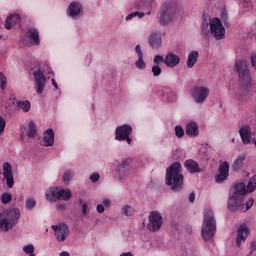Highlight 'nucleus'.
Segmentation results:
<instances>
[{
  "label": "nucleus",
  "mask_w": 256,
  "mask_h": 256,
  "mask_svg": "<svg viewBox=\"0 0 256 256\" xmlns=\"http://www.w3.org/2000/svg\"><path fill=\"white\" fill-rule=\"evenodd\" d=\"M83 3L80 1H72L66 9V15L70 19L77 21L83 17Z\"/></svg>",
  "instance_id": "10"
},
{
  "label": "nucleus",
  "mask_w": 256,
  "mask_h": 256,
  "mask_svg": "<svg viewBox=\"0 0 256 256\" xmlns=\"http://www.w3.org/2000/svg\"><path fill=\"white\" fill-rule=\"evenodd\" d=\"M216 232L217 222L215 221V215L213 214V210L207 209L204 213V222L201 230L204 241H210V239H213Z\"/></svg>",
  "instance_id": "6"
},
{
  "label": "nucleus",
  "mask_w": 256,
  "mask_h": 256,
  "mask_svg": "<svg viewBox=\"0 0 256 256\" xmlns=\"http://www.w3.org/2000/svg\"><path fill=\"white\" fill-rule=\"evenodd\" d=\"M56 209H58V211H63V209H65V205L64 204H57Z\"/></svg>",
  "instance_id": "57"
},
{
  "label": "nucleus",
  "mask_w": 256,
  "mask_h": 256,
  "mask_svg": "<svg viewBox=\"0 0 256 256\" xmlns=\"http://www.w3.org/2000/svg\"><path fill=\"white\" fill-rule=\"evenodd\" d=\"M250 61H251V66L253 67V69H256V53H253L250 56Z\"/></svg>",
  "instance_id": "50"
},
{
  "label": "nucleus",
  "mask_w": 256,
  "mask_h": 256,
  "mask_svg": "<svg viewBox=\"0 0 256 256\" xmlns=\"http://www.w3.org/2000/svg\"><path fill=\"white\" fill-rule=\"evenodd\" d=\"M221 18L223 19V21H225L227 19V12L223 11L221 13Z\"/></svg>",
  "instance_id": "58"
},
{
  "label": "nucleus",
  "mask_w": 256,
  "mask_h": 256,
  "mask_svg": "<svg viewBox=\"0 0 256 256\" xmlns=\"http://www.w3.org/2000/svg\"><path fill=\"white\" fill-rule=\"evenodd\" d=\"M18 109H21L24 113H29L31 110V102L29 101H17Z\"/></svg>",
  "instance_id": "33"
},
{
  "label": "nucleus",
  "mask_w": 256,
  "mask_h": 256,
  "mask_svg": "<svg viewBox=\"0 0 256 256\" xmlns=\"http://www.w3.org/2000/svg\"><path fill=\"white\" fill-rule=\"evenodd\" d=\"M157 7L156 0H136L133 4V8L137 11H146V15H151V9Z\"/></svg>",
  "instance_id": "13"
},
{
  "label": "nucleus",
  "mask_w": 256,
  "mask_h": 256,
  "mask_svg": "<svg viewBox=\"0 0 256 256\" xmlns=\"http://www.w3.org/2000/svg\"><path fill=\"white\" fill-rule=\"evenodd\" d=\"M3 177L6 181V185L8 189H13V185H15V178L13 177V167L9 162H5L3 164Z\"/></svg>",
  "instance_id": "15"
},
{
  "label": "nucleus",
  "mask_w": 256,
  "mask_h": 256,
  "mask_svg": "<svg viewBox=\"0 0 256 256\" xmlns=\"http://www.w3.org/2000/svg\"><path fill=\"white\" fill-rule=\"evenodd\" d=\"M256 189V176H253L249 179L247 188H246V195L247 193H253Z\"/></svg>",
  "instance_id": "35"
},
{
  "label": "nucleus",
  "mask_w": 256,
  "mask_h": 256,
  "mask_svg": "<svg viewBox=\"0 0 256 256\" xmlns=\"http://www.w3.org/2000/svg\"><path fill=\"white\" fill-rule=\"evenodd\" d=\"M5 118H3V116H0V135H3V133L5 132Z\"/></svg>",
  "instance_id": "46"
},
{
  "label": "nucleus",
  "mask_w": 256,
  "mask_h": 256,
  "mask_svg": "<svg viewBox=\"0 0 256 256\" xmlns=\"http://www.w3.org/2000/svg\"><path fill=\"white\" fill-rule=\"evenodd\" d=\"M245 159H247V154H240L239 156H237L232 164L233 171H239L243 169V163H245Z\"/></svg>",
  "instance_id": "29"
},
{
  "label": "nucleus",
  "mask_w": 256,
  "mask_h": 256,
  "mask_svg": "<svg viewBox=\"0 0 256 256\" xmlns=\"http://www.w3.org/2000/svg\"><path fill=\"white\" fill-rule=\"evenodd\" d=\"M249 233H251V231L249 230V227L246 226V224H241L238 227L237 234H236L237 247H241V243H245V241H247V238L249 237Z\"/></svg>",
  "instance_id": "16"
},
{
  "label": "nucleus",
  "mask_w": 256,
  "mask_h": 256,
  "mask_svg": "<svg viewBox=\"0 0 256 256\" xmlns=\"http://www.w3.org/2000/svg\"><path fill=\"white\" fill-rule=\"evenodd\" d=\"M181 63V57L173 52H168L164 58V65L169 69L177 67Z\"/></svg>",
  "instance_id": "18"
},
{
  "label": "nucleus",
  "mask_w": 256,
  "mask_h": 256,
  "mask_svg": "<svg viewBox=\"0 0 256 256\" xmlns=\"http://www.w3.org/2000/svg\"><path fill=\"white\" fill-rule=\"evenodd\" d=\"M210 93L209 87L196 85L192 88L191 97L196 105H203L209 99Z\"/></svg>",
  "instance_id": "7"
},
{
  "label": "nucleus",
  "mask_w": 256,
  "mask_h": 256,
  "mask_svg": "<svg viewBox=\"0 0 256 256\" xmlns=\"http://www.w3.org/2000/svg\"><path fill=\"white\" fill-rule=\"evenodd\" d=\"M100 177L101 176H99V173H92L91 175H90V181L92 182V183H97V181H99V179H100Z\"/></svg>",
  "instance_id": "48"
},
{
  "label": "nucleus",
  "mask_w": 256,
  "mask_h": 256,
  "mask_svg": "<svg viewBox=\"0 0 256 256\" xmlns=\"http://www.w3.org/2000/svg\"><path fill=\"white\" fill-rule=\"evenodd\" d=\"M229 162L225 161L219 165L218 174L215 177L216 183H223L229 177Z\"/></svg>",
  "instance_id": "17"
},
{
  "label": "nucleus",
  "mask_w": 256,
  "mask_h": 256,
  "mask_svg": "<svg viewBox=\"0 0 256 256\" xmlns=\"http://www.w3.org/2000/svg\"><path fill=\"white\" fill-rule=\"evenodd\" d=\"M60 256H70V254L67 251H63L60 253Z\"/></svg>",
  "instance_id": "60"
},
{
  "label": "nucleus",
  "mask_w": 256,
  "mask_h": 256,
  "mask_svg": "<svg viewBox=\"0 0 256 256\" xmlns=\"http://www.w3.org/2000/svg\"><path fill=\"white\" fill-rule=\"evenodd\" d=\"M129 169V160H123L117 168V173H118V179L120 181H125V177H127Z\"/></svg>",
  "instance_id": "22"
},
{
  "label": "nucleus",
  "mask_w": 256,
  "mask_h": 256,
  "mask_svg": "<svg viewBox=\"0 0 256 256\" xmlns=\"http://www.w3.org/2000/svg\"><path fill=\"white\" fill-rule=\"evenodd\" d=\"M11 199H13V195H11L10 193H3L1 195V203H3V205H7V203H11Z\"/></svg>",
  "instance_id": "40"
},
{
  "label": "nucleus",
  "mask_w": 256,
  "mask_h": 256,
  "mask_svg": "<svg viewBox=\"0 0 256 256\" xmlns=\"http://www.w3.org/2000/svg\"><path fill=\"white\" fill-rule=\"evenodd\" d=\"M52 85L54 89H59V85L57 84V81H55L53 78L51 79Z\"/></svg>",
  "instance_id": "56"
},
{
  "label": "nucleus",
  "mask_w": 256,
  "mask_h": 256,
  "mask_svg": "<svg viewBox=\"0 0 256 256\" xmlns=\"http://www.w3.org/2000/svg\"><path fill=\"white\" fill-rule=\"evenodd\" d=\"M234 69L238 73V77L242 83H251V72H249L247 60L241 59L236 61Z\"/></svg>",
  "instance_id": "8"
},
{
  "label": "nucleus",
  "mask_w": 256,
  "mask_h": 256,
  "mask_svg": "<svg viewBox=\"0 0 256 256\" xmlns=\"http://www.w3.org/2000/svg\"><path fill=\"white\" fill-rule=\"evenodd\" d=\"M52 229L55 232V237L59 243H63L67 237H69V226L67 224L52 225Z\"/></svg>",
  "instance_id": "14"
},
{
  "label": "nucleus",
  "mask_w": 256,
  "mask_h": 256,
  "mask_svg": "<svg viewBox=\"0 0 256 256\" xmlns=\"http://www.w3.org/2000/svg\"><path fill=\"white\" fill-rule=\"evenodd\" d=\"M197 59H199V52L192 50L188 54V59H187L188 69H193V67H195V63H197Z\"/></svg>",
  "instance_id": "30"
},
{
  "label": "nucleus",
  "mask_w": 256,
  "mask_h": 256,
  "mask_svg": "<svg viewBox=\"0 0 256 256\" xmlns=\"http://www.w3.org/2000/svg\"><path fill=\"white\" fill-rule=\"evenodd\" d=\"M134 17H138L139 19H143L145 17V13L143 12H132L126 16V21H131Z\"/></svg>",
  "instance_id": "39"
},
{
  "label": "nucleus",
  "mask_w": 256,
  "mask_h": 256,
  "mask_svg": "<svg viewBox=\"0 0 256 256\" xmlns=\"http://www.w3.org/2000/svg\"><path fill=\"white\" fill-rule=\"evenodd\" d=\"M71 195V189L58 188V201H69Z\"/></svg>",
  "instance_id": "31"
},
{
  "label": "nucleus",
  "mask_w": 256,
  "mask_h": 256,
  "mask_svg": "<svg viewBox=\"0 0 256 256\" xmlns=\"http://www.w3.org/2000/svg\"><path fill=\"white\" fill-rule=\"evenodd\" d=\"M189 202L194 203L195 202V192L190 193L189 195Z\"/></svg>",
  "instance_id": "54"
},
{
  "label": "nucleus",
  "mask_w": 256,
  "mask_h": 256,
  "mask_svg": "<svg viewBox=\"0 0 256 256\" xmlns=\"http://www.w3.org/2000/svg\"><path fill=\"white\" fill-rule=\"evenodd\" d=\"M232 143H235V138L232 139Z\"/></svg>",
  "instance_id": "61"
},
{
  "label": "nucleus",
  "mask_w": 256,
  "mask_h": 256,
  "mask_svg": "<svg viewBox=\"0 0 256 256\" xmlns=\"http://www.w3.org/2000/svg\"><path fill=\"white\" fill-rule=\"evenodd\" d=\"M181 15V4L176 0L166 1L159 10L158 23L163 27L179 19Z\"/></svg>",
  "instance_id": "1"
},
{
  "label": "nucleus",
  "mask_w": 256,
  "mask_h": 256,
  "mask_svg": "<svg viewBox=\"0 0 256 256\" xmlns=\"http://www.w3.org/2000/svg\"><path fill=\"white\" fill-rule=\"evenodd\" d=\"M96 211H97V213H105V206L103 205V204H98L97 206H96Z\"/></svg>",
  "instance_id": "51"
},
{
  "label": "nucleus",
  "mask_w": 256,
  "mask_h": 256,
  "mask_svg": "<svg viewBox=\"0 0 256 256\" xmlns=\"http://www.w3.org/2000/svg\"><path fill=\"white\" fill-rule=\"evenodd\" d=\"M37 135V128L35 127V122L30 121L28 125L27 137L33 139Z\"/></svg>",
  "instance_id": "34"
},
{
  "label": "nucleus",
  "mask_w": 256,
  "mask_h": 256,
  "mask_svg": "<svg viewBox=\"0 0 256 256\" xmlns=\"http://www.w3.org/2000/svg\"><path fill=\"white\" fill-rule=\"evenodd\" d=\"M155 65H159V63H165V58L162 55H156L153 59Z\"/></svg>",
  "instance_id": "45"
},
{
  "label": "nucleus",
  "mask_w": 256,
  "mask_h": 256,
  "mask_svg": "<svg viewBox=\"0 0 256 256\" xmlns=\"http://www.w3.org/2000/svg\"><path fill=\"white\" fill-rule=\"evenodd\" d=\"M21 217L19 208L4 210L0 213V233L1 231H9L15 227Z\"/></svg>",
  "instance_id": "5"
},
{
  "label": "nucleus",
  "mask_w": 256,
  "mask_h": 256,
  "mask_svg": "<svg viewBox=\"0 0 256 256\" xmlns=\"http://www.w3.org/2000/svg\"><path fill=\"white\" fill-rule=\"evenodd\" d=\"M33 77L36 93L38 95H43V91H45V85L47 83V78L45 77V70L42 68H38L33 72Z\"/></svg>",
  "instance_id": "9"
},
{
  "label": "nucleus",
  "mask_w": 256,
  "mask_h": 256,
  "mask_svg": "<svg viewBox=\"0 0 256 256\" xmlns=\"http://www.w3.org/2000/svg\"><path fill=\"white\" fill-rule=\"evenodd\" d=\"M25 206L28 211H33L37 206V201L33 198H28L26 199Z\"/></svg>",
  "instance_id": "37"
},
{
  "label": "nucleus",
  "mask_w": 256,
  "mask_h": 256,
  "mask_svg": "<svg viewBox=\"0 0 256 256\" xmlns=\"http://www.w3.org/2000/svg\"><path fill=\"white\" fill-rule=\"evenodd\" d=\"M21 23V16L19 14H11L7 17L5 21V29L11 30L15 25H19Z\"/></svg>",
  "instance_id": "23"
},
{
  "label": "nucleus",
  "mask_w": 256,
  "mask_h": 256,
  "mask_svg": "<svg viewBox=\"0 0 256 256\" xmlns=\"http://www.w3.org/2000/svg\"><path fill=\"white\" fill-rule=\"evenodd\" d=\"M73 175H75V173L71 170H67L64 175H63V181L64 183H69V181H71V179H73Z\"/></svg>",
  "instance_id": "42"
},
{
  "label": "nucleus",
  "mask_w": 256,
  "mask_h": 256,
  "mask_svg": "<svg viewBox=\"0 0 256 256\" xmlns=\"http://www.w3.org/2000/svg\"><path fill=\"white\" fill-rule=\"evenodd\" d=\"M135 51L138 59L135 62V67H137L140 71H143L147 68V64L143 59V50L141 49V45L137 44L135 46Z\"/></svg>",
  "instance_id": "20"
},
{
  "label": "nucleus",
  "mask_w": 256,
  "mask_h": 256,
  "mask_svg": "<svg viewBox=\"0 0 256 256\" xmlns=\"http://www.w3.org/2000/svg\"><path fill=\"white\" fill-rule=\"evenodd\" d=\"M45 197L46 200L49 201V203H56L59 201V188L57 187H51L45 191Z\"/></svg>",
  "instance_id": "21"
},
{
  "label": "nucleus",
  "mask_w": 256,
  "mask_h": 256,
  "mask_svg": "<svg viewBox=\"0 0 256 256\" xmlns=\"http://www.w3.org/2000/svg\"><path fill=\"white\" fill-rule=\"evenodd\" d=\"M43 143L44 147H53L55 143V132H53V129H48L44 132Z\"/></svg>",
  "instance_id": "26"
},
{
  "label": "nucleus",
  "mask_w": 256,
  "mask_h": 256,
  "mask_svg": "<svg viewBox=\"0 0 256 256\" xmlns=\"http://www.w3.org/2000/svg\"><path fill=\"white\" fill-rule=\"evenodd\" d=\"M165 183L175 193L183 191L184 177L181 173V163L175 162L166 169Z\"/></svg>",
  "instance_id": "2"
},
{
  "label": "nucleus",
  "mask_w": 256,
  "mask_h": 256,
  "mask_svg": "<svg viewBox=\"0 0 256 256\" xmlns=\"http://www.w3.org/2000/svg\"><path fill=\"white\" fill-rule=\"evenodd\" d=\"M148 225L147 228L152 232L155 233V231H159L161 227H163V216H161V213L154 211L151 212L148 217Z\"/></svg>",
  "instance_id": "12"
},
{
  "label": "nucleus",
  "mask_w": 256,
  "mask_h": 256,
  "mask_svg": "<svg viewBox=\"0 0 256 256\" xmlns=\"http://www.w3.org/2000/svg\"><path fill=\"white\" fill-rule=\"evenodd\" d=\"M121 215H124V217H133L135 215V208L131 205H124L121 208Z\"/></svg>",
  "instance_id": "32"
},
{
  "label": "nucleus",
  "mask_w": 256,
  "mask_h": 256,
  "mask_svg": "<svg viewBox=\"0 0 256 256\" xmlns=\"http://www.w3.org/2000/svg\"><path fill=\"white\" fill-rule=\"evenodd\" d=\"M133 133V128L128 124H123L118 126L115 130L116 141H126L128 145H131V134Z\"/></svg>",
  "instance_id": "11"
},
{
  "label": "nucleus",
  "mask_w": 256,
  "mask_h": 256,
  "mask_svg": "<svg viewBox=\"0 0 256 256\" xmlns=\"http://www.w3.org/2000/svg\"><path fill=\"white\" fill-rule=\"evenodd\" d=\"M120 256H133V253L125 252V253H122Z\"/></svg>",
  "instance_id": "59"
},
{
  "label": "nucleus",
  "mask_w": 256,
  "mask_h": 256,
  "mask_svg": "<svg viewBox=\"0 0 256 256\" xmlns=\"http://www.w3.org/2000/svg\"><path fill=\"white\" fill-rule=\"evenodd\" d=\"M201 33L205 37L210 33L214 39L220 41L225 39V26H223L221 19L212 18L209 20V23L207 21L202 23Z\"/></svg>",
  "instance_id": "4"
},
{
  "label": "nucleus",
  "mask_w": 256,
  "mask_h": 256,
  "mask_svg": "<svg viewBox=\"0 0 256 256\" xmlns=\"http://www.w3.org/2000/svg\"><path fill=\"white\" fill-rule=\"evenodd\" d=\"M239 134L244 145H251V143L255 141V138H253V133H251V128L248 126L241 127Z\"/></svg>",
  "instance_id": "19"
},
{
  "label": "nucleus",
  "mask_w": 256,
  "mask_h": 256,
  "mask_svg": "<svg viewBox=\"0 0 256 256\" xmlns=\"http://www.w3.org/2000/svg\"><path fill=\"white\" fill-rule=\"evenodd\" d=\"M175 135L178 139H183V137L185 136V130H183V127H181L180 125L175 126Z\"/></svg>",
  "instance_id": "41"
},
{
  "label": "nucleus",
  "mask_w": 256,
  "mask_h": 256,
  "mask_svg": "<svg viewBox=\"0 0 256 256\" xmlns=\"http://www.w3.org/2000/svg\"><path fill=\"white\" fill-rule=\"evenodd\" d=\"M7 87V77H5V74L3 72H0V88L2 91H5V88Z\"/></svg>",
  "instance_id": "43"
},
{
  "label": "nucleus",
  "mask_w": 256,
  "mask_h": 256,
  "mask_svg": "<svg viewBox=\"0 0 256 256\" xmlns=\"http://www.w3.org/2000/svg\"><path fill=\"white\" fill-rule=\"evenodd\" d=\"M243 89H238V91L235 94L236 99H243Z\"/></svg>",
  "instance_id": "52"
},
{
  "label": "nucleus",
  "mask_w": 256,
  "mask_h": 256,
  "mask_svg": "<svg viewBox=\"0 0 256 256\" xmlns=\"http://www.w3.org/2000/svg\"><path fill=\"white\" fill-rule=\"evenodd\" d=\"M250 253H253L254 251H256V242H252L250 245Z\"/></svg>",
  "instance_id": "55"
},
{
  "label": "nucleus",
  "mask_w": 256,
  "mask_h": 256,
  "mask_svg": "<svg viewBox=\"0 0 256 256\" xmlns=\"http://www.w3.org/2000/svg\"><path fill=\"white\" fill-rule=\"evenodd\" d=\"M111 199L109 198H103L102 199V205L104 206L105 209H111Z\"/></svg>",
  "instance_id": "47"
},
{
  "label": "nucleus",
  "mask_w": 256,
  "mask_h": 256,
  "mask_svg": "<svg viewBox=\"0 0 256 256\" xmlns=\"http://www.w3.org/2000/svg\"><path fill=\"white\" fill-rule=\"evenodd\" d=\"M247 195V186L241 182L235 184L234 190L229 194L228 197V209L231 213L241 211L243 197Z\"/></svg>",
  "instance_id": "3"
},
{
  "label": "nucleus",
  "mask_w": 256,
  "mask_h": 256,
  "mask_svg": "<svg viewBox=\"0 0 256 256\" xmlns=\"http://www.w3.org/2000/svg\"><path fill=\"white\" fill-rule=\"evenodd\" d=\"M186 135L188 137H197L199 135V125H197V122L190 121L187 123Z\"/></svg>",
  "instance_id": "27"
},
{
  "label": "nucleus",
  "mask_w": 256,
  "mask_h": 256,
  "mask_svg": "<svg viewBox=\"0 0 256 256\" xmlns=\"http://www.w3.org/2000/svg\"><path fill=\"white\" fill-rule=\"evenodd\" d=\"M26 36L31 42V45H39L41 43L39 38V30L36 28H29L26 32Z\"/></svg>",
  "instance_id": "24"
},
{
  "label": "nucleus",
  "mask_w": 256,
  "mask_h": 256,
  "mask_svg": "<svg viewBox=\"0 0 256 256\" xmlns=\"http://www.w3.org/2000/svg\"><path fill=\"white\" fill-rule=\"evenodd\" d=\"M22 250L26 255L35 256V246H33V244L23 246Z\"/></svg>",
  "instance_id": "38"
},
{
  "label": "nucleus",
  "mask_w": 256,
  "mask_h": 256,
  "mask_svg": "<svg viewBox=\"0 0 256 256\" xmlns=\"http://www.w3.org/2000/svg\"><path fill=\"white\" fill-rule=\"evenodd\" d=\"M161 73H162V70L158 64L152 66L153 77H159V75H161Z\"/></svg>",
  "instance_id": "44"
},
{
  "label": "nucleus",
  "mask_w": 256,
  "mask_h": 256,
  "mask_svg": "<svg viewBox=\"0 0 256 256\" xmlns=\"http://www.w3.org/2000/svg\"><path fill=\"white\" fill-rule=\"evenodd\" d=\"M253 203H255V200L253 198H249V200L246 201V203H244V204L242 202L241 212L245 213V212L249 211V209L251 207H253Z\"/></svg>",
  "instance_id": "36"
},
{
  "label": "nucleus",
  "mask_w": 256,
  "mask_h": 256,
  "mask_svg": "<svg viewBox=\"0 0 256 256\" xmlns=\"http://www.w3.org/2000/svg\"><path fill=\"white\" fill-rule=\"evenodd\" d=\"M243 7H245V9H251L253 7V2L251 0H244Z\"/></svg>",
  "instance_id": "49"
},
{
  "label": "nucleus",
  "mask_w": 256,
  "mask_h": 256,
  "mask_svg": "<svg viewBox=\"0 0 256 256\" xmlns=\"http://www.w3.org/2000/svg\"><path fill=\"white\" fill-rule=\"evenodd\" d=\"M148 43L152 49H159V47L161 46V33L152 32L150 34Z\"/></svg>",
  "instance_id": "25"
},
{
  "label": "nucleus",
  "mask_w": 256,
  "mask_h": 256,
  "mask_svg": "<svg viewBox=\"0 0 256 256\" xmlns=\"http://www.w3.org/2000/svg\"><path fill=\"white\" fill-rule=\"evenodd\" d=\"M88 209H89V206L87 205V203H83L82 204V214L87 215V210Z\"/></svg>",
  "instance_id": "53"
},
{
  "label": "nucleus",
  "mask_w": 256,
  "mask_h": 256,
  "mask_svg": "<svg viewBox=\"0 0 256 256\" xmlns=\"http://www.w3.org/2000/svg\"><path fill=\"white\" fill-rule=\"evenodd\" d=\"M184 167L189 173H201V168H199V163L195 160L189 159L184 162Z\"/></svg>",
  "instance_id": "28"
}]
</instances>
